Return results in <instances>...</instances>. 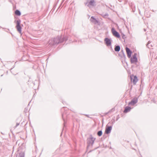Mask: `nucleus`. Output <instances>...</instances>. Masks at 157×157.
Instances as JSON below:
<instances>
[{
  "mask_svg": "<svg viewBox=\"0 0 157 157\" xmlns=\"http://www.w3.org/2000/svg\"><path fill=\"white\" fill-rule=\"evenodd\" d=\"M68 39L67 37L65 36L62 38L61 36H58L52 40H49L48 43L50 46L57 45L59 44L67 41Z\"/></svg>",
  "mask_w": 157,
  "mask_h": 157,
  "instance_id": "f257e3e1",
  "label": "nucleus"
},
{
  "mask_svg": "<svg viewBox=\"0 0 157 157\" xmlns=\"http://www.w3.org/2000/svg\"><path fill=\"white\" fill-rule=\"evenodd\" d=\"M95 139L96 138H94L92 135H90V137L87 139V148H88L90 147L91 148L92 147Z\"/></svg>",
  "mask_w": 157,
  "mask_h": 157,
  "instance_id": "f03ea898",
  "label": "nucleus"
},
{
  "mask_svg": "<svg viewBox=\"0 0 157 157\" xmlns=\"http://www.w3.org/2000/svg\"><path fill=\"white\" fill-rule=\"evenodd\" d=\"M14 22L16 24V28L17 31L20 34L22 35V27L21 26V20L19 19L17 20H15Z\"/></svg>",
  "mask_w": 157,
  "mask_h": 157,
  "instance_id": "7ed1b4c3",
  "label": "nucleus"
},
{
  "mask_svg": "<svg viewBox=\"0 0 157 157\" xmlns=\"http://www.w3.org/2000/svg\"><path fill=\"white\" fill-rule=\"evenodd\" d=\"M111 31L113 36L118 38H120V36L119 33L115 30L114 28H112Z\"/></svg>",
  "mask_w": 157,
  "mask_h": 157,
  "instance_id": "20e7f679",
  "label": "nucleus"
},
{
  "mask_svg": "<svg viewBox=\"0 0 157 157\" xmlns=\"http://www.w3.org/2000/svg\"><path fill=\"white\" fill-rule=\"evenodd\" d=\"M112 128V126H108L107 125L105 129V134H109L110 133Z\"/></svg>",
  "mask_w": 157,
  "mask_h": 157,
  "instance_id": "39448f33",
  "label": "nucleus"
},
{
  "mask_svg": "<svg viewBox=\"0 0 157 157\" xmlns=\"http://www.w3.org/2000/svg\"><path fill=\"white\" fill-rule=\"evenodd\" d=\"M138 101V98H134L131 100L130 102L128 103V105H134Z\"/></svg>",
  "mask_w": 157,
  "mask_h": 157,
  "instance_id": "423d86ee",
  "label": "nucleus"
},
{
  "mask_svg": "<svg viewBox=\"0 0 157 157\" xmlns=\"http://www.w3.org/2000/svg\"><path fill=\"white\" fill-rule=\"evenodd\" d=\"M136 54L135 53L131 58V62L132 63H134L137 61V59L136 57Z\"/></svg>",
  "mask_w": 157,
  "mask_h": 157,
  "instance_id": "0eeeda50",
  "label": "nucleus"
},
{
  "mask_svg": "<svg viewBox=\"0 0 157 157\" xmlns=\"http://www.w3.org/2000/svg\"><path fill=\"white\" fill-rule=\"evenodd\" d=\"M90 21L93 22L94 24H98L99 25L100 22L98 20H97L93 16H92L90 19Z\"/></svg>",
  "mask_w": 157,
  "mask_h": 157,
  "instance_id": "6e6552de",
  "label": "nucleus"
},
{
  "mask_svg": "<svg viewBox=\"0 0 157 157\" xmlns=\"http://www.w3.org/2000/svg\"><path fill=\"white\" fill-rule=\"evenodd\" d=\"M95 4L96 2L95 1V0H91L89 2L87 6L90 7L91 6H95L96 5Z\"/></svg>",
  "mask_w": 157,
  "mask_h": 157,
  "instance_id": "1a4fd4ad",
  "label": "nucleus"
},
{
  "mask_svg": "<svg viewBox=\"0 0 157 157\" xmlns=\"http://www.w3.org/2000/svg\"><path fill=\"white\" fill-rule=\"evenodd\" d=\"M105 41L106 44L108 46H109L111 45V40L108 38H105Z\"/></svg>",
  "mask_w": 157,
  "mask_h": 157,
  "instance_id": "9d476101",
  "label": "nucleus"
},
{
  "mask_svg": "<svg viewBox=\"0 0 157 157\" xmlns=\"http://www.w3.org/2000/svg\"><path fill=\"white\" fill-rule=\"evenodd\" d=\"M126 51L127 52L128 57L130 58L131 57L132 51L129 48L126 47Z\"/></svg>",
  "mask_w": 157,
  "mask_h": 157,
  "instance_id": "9b49d317",
  "label": "nucleus"
},
{
  "mask_svg": "<svg viewBox=\"0 0 157 157\" xmlns=\"http://www.w3.org/2000/svg\"><path fill=\"white\" fill-rule=\"evenodd\" d=\"M133 76V78H132L131 76L130 77L131 80V81L133 82V84L135 85L136 82H137L138 79L136 76Z\"/></svg>",
  "mask_w": 157,
  "mask_h": 157,
  "instance_id": "f8f14e48",
  "label": "nucleus"
},
{
  "mask_svg": "<svg viewBox=\"0 0 157 157\" xmlns=\"http://www.w3.org/2000/svg\"><path fill=\"white\" fill-rule=\"evenodd\" d=\"M131 109V108L129 106H126L125 107V109L124 111V112L125 113H127L130 111Z\"/></svg>",
  "mask_w": 157,
  "mask_h": 157,
  "instance_id": "ddd939ff",
  "label": "nucleus"
},
{
  "mask_svg": "<svg viewBox=\"0 0 157 157\" xmlns=\"http://www.w3.org/2000/svg\"><path fill=\"white\" fill-rule=\"evenodd\" d=\"M121 49V48L119 45H115L114 50L116 52H119Z\"/></svg>",
  "mask_w": 157,
  "mask_h": 157,
  "instance_id": "4468645a",
  "label": "nucleus"
},
{
  "mask_svg": "<svg viewBox=\"0 0 157 157\" xmlns=\"http://www.w3.org/2000/svg\"><path fill=\"white\" fill-rule=\"evenodd\" d=\"M66 114V113L65 112H64L63 113L62 115V118L63 120V121H64V123H63V126L64 127H65V124L66 123V122L65 121V120L64 118V116H65V114Z\"/></svg>",
  "mask_w": 157,
  "mask_h": 157,
  "instance_id": "2eb2a0df",
  "label": "nucleus"
},
{
  "mask_svg": "<svg viewBox=\"0 0 157 157\" xmlns=\"http://www.w3.org/2000/svg\"><path fill=\"white\" fill-rule=\"evenodd\" d=\"M121 61L123 63L124 62L126 63L127 64V62L126 61V57L125 55L123 56L121 58Z\"/></svg>",
  "mask_w": 157,
  "mask_h": 157,
  "instance_id": "dca6fc26",
  "label": "nucleus"
},
{
  "mask_svg": "<svg viewBox=\"0 0 157 157\" xmlns=\"http://www.w3.org/2000/svg\"><path fill=\"white\" fill-rule=\"evenodd\" d=\"M119 56L121 57V58L123 56H124L125 55L123 50H121V52L118 54Z\"/></svg>",
  "mask_w": 157,
  "mask_h": 157,
  "instance_id": "f3484780",
  "label": "nucleus"
},
{
  "mask_svg": "<svg viewBox=\"0 0 157 157\" xmlns=\"http://www.w3.org/2000/svg\"><path fill=\"white\" fill-rule=\"evenodd\" d=\"M15 13L16 15L18 16H20L21 14V12L20 11L18 10H16L15 11Z\"/></svg>",
  "mask_w": 157,
  "mask_h": 157,
  "instance_id": "a211bd4d",
  "label": "nucleus"
},
{
  "mask_svg": "<svg viewBox=\"0 0 157 157\" xmlns=\"http://www.w3.org/2000/svg\"><path fill=\"white\" fill-rule=\"evenodd\" d=\"M25 152L22 151L19 153L18 157H25Z\"/></svg>",
  "mask_w": 157,
  "mask_h": 157,
  "instance_id": "6ab92c4d",
  "label": "nucleus"
},
{
  "mask_svg": "<svg viewBox=\"0 0 157 157\" xmlns=\"http://www.w3.org/2000/svg\"><path fill=\"white\" fill-rule=\"evenodd\" d=\"M102 134V132L101 130L98 131L97 133V134L99 136H101Z\"/></svg>",
  "mask_w": 157,
  "mask_h": 157,
  "instance_id": "aec40b11",
  "label": "nucleus"
},
{
  "mask_svg": "<svg viewBox=\"0 0 157 157\" xmlns=\"http://www.w3.org/2000/svg\"><path fill=\"white\" fill-rule=\"evenodd\" d=\"M151 42L150 41H149L147 43V44L146 45V46L148 48H150V47H149V44H150L151 43Z\"/></svg>",
  "mask_w": 157,
  "mask_h": 157,
  "instance_id": "412c9836",
  "label": "nucleus"
},
{
  "mask_svg": "<svg viewBox=\"0 0 157 157\" xmlns=\"http://www.w3.org/2000/svg\"><path fill=\"white\" fill-rule=\"evenodd\" d=\"M131 8L132 9V11L133 12H135V6H134L133 7L132 6V7H131Z\"/></svg>",
  "mask_w": 157,
  "mask_h": 157,
  "instance_id": "4be33fe9",
  "label": "nucleus"
},
{
  "mask_svg": "<svg viewBox=\"0 0 157 157\" xmlns=\"http://www.w3.org/2000/svg\"><path fill=\"white\" fill-rule=\"evenodd\" d=\"M122 38L124 40H125V38H126L124 34H123V35L122 36Z\"/></svg>",
  "mask_w": 157,
  "mask_h": 157,
  "instance_id": "5701e85b",
  "label": "nucleus"
},
{
  "mask_svg": "<svg viewBox=\"0 0 157 157\" xmlns=\"http://www.w3.org/2000/svg\"><path fill=\"white\" fill-rule=\"evenodd\" d=\"M109 16V14L107 13H105L104 15V17H107Z\"/></svg>",
  "mask_w": 157,
  "mask_h": 157,
  "instance_id": "b1692460",
  "label": "nucleus"
},
{
  "mask_svg": "<svg viewBox=\"0 0 157 157\" xmlns=\"http://www.w3.org/2000/svg\"><path fill=\"white\" fill-rule=\"evenodd\" d=\"M19 124V123H17L16 125L14 127L15 128H16L17 126H18Z\"/></svg>",
  "mask_w": 157,
  "mask_h": 157,
  "instance_id": "393cba45",
  "label": "nucleus"
},
{
  "mask_svg": "<svg viewBox=\"0 0 157 157\" xmlns=\"http://www.w3.org/2000/svg\"><path fill=\"white\" fill-rule=\"evenodd\" d=\"M28 109L27 108H25L24 109V112H27V111H28Z\"/></svg>",
  "mask_w": 157,
  "mask_h": 157,
  "instance_id": "a878e982",
  "label": "nucleus"
},
{
  "mask_svg": "<svg viewBox=\"0 0 157 157\" xmlns=\"http://www.w3.org/2000/svg\"><path fill=\"white\" fill-rule=\"evenodd\" d=\"M88 2H88V0L87 2H85V3H84V4H85V5L86 6V5H87V4H88Z\"/></svg>",
  "mask_w": 157,
  "mask_h": 157,
  "instance_id": "bb28decb",
  "label": "nucleus"
},
{
  "mask_svg": "<svg viewBox=\"0 0 157 157\" xmlns=\"http://www.w3.org/2000/svg\"><path fill=\"white\" fill-rule=\"evenodd\" d=\"M85 115L86 116V117H89V115H88L85 114Z\"/></svg>",
  "mask_w": 157,
  "mask_h": 157,
  "instance_id": "cd10ccee",
  "label": "nucleus"
},
{
  "mask_svg": "<svg viewBox=\"0 0 157 157\" xmlns=\"http://www.w3.org/2000/svg\"><path fill=\"white\" fill-rule=\"evenodd\" d=\"M65 109V107H63V108L62 109V111H63V110H64V109Z\"/></svg>",
  "mask_w": 157,
  "mask_h": 157,
  "instance_id": "c85d7f7f",
  "label": "nucleus"
},
{
  "mask_svg": "<svg viewBox=\"0 0 157 157\" xmlns=\"http://www.w3.org/2000/svg\"><path fill=\"white\" fill-rule=\"evenodd\" d=\"M61 4H61V5H60V6H59V7L58 8V9L60 8V6H61Z\"/></svg>",
  "mask_w": 157,
  "mask_h": 157,
  "instance_id": "c756f323",
  "label": "nucleus"
},
{
  "mask_svg": "<svg viewBox=\"0 0 157 157\" xmlns=\"http://www.w3.org/2000/svg\"><path fill=\"white\" fill-rule=\"evenodd\" d=\"M139 13L140 14V10L139 11Z\"/></svg>",
  "mask_w": 157,
  "mask_h": 157,
  "instance_id": "7c9ffc66",
  "label": "nucleus"
},
{
  "mask_svg": "<svg viewBox=\"0 0 157 157\" xmlns=\"http://www.w3.org/2000/svg\"><path fill=\"white\" fill-rule=\"evenodd\" d=\"M144 31H146V29H144Z\"/></svg>",
  "mask_w": 157,
  "mask_h": 157,
  "instance_id": "2f4dec72",
  "label": "nucleus"
},
{
  "mask_svg": "<svg viewBox=\"0 0 157 157\" xmlns=\"http://www.w3.org/2000/svg\"><path fill=\"white\" fill-rule=\"evenodd\" d=\"M64 1V0H63V1H62V3Z\"/></svg>",
  "mask_w": 157,
  "mask_h": 157,
  "instance_id": "473e14b6",
  "label": "nucleus"
},
{
  "mask_svg": "<svg viewBox=\"0 0 157 157\" xmlns=\"http://www.w3.org/2000/svg\"><path fill=\"white\" fill-rule=\"evenodd\" d=\"M151 47H152V46L151 45Z\"/></svg>",
  "mask_w": 157,
  "mask_h": 157,
  "instance_id": "72a5a7b5",
  "label": "nucleus"
},
{
  "mask_svg": "<svg viewBox=\"0 0 157 157\" xmlns=\"http://www.w3.org/2000/svg\"><path fill=\"white\" fill-rule=\"evenodd\" d=\"M2 75H1V76H2Z\"/></svg>",
  "mask_w": 157,
  "mask_h": 157,
  "instance_id": "f704fd0d",
  "label": "nucleus"
},
{
  "mask_svg": "<svg viewBox=\"0 0 157 157\" xmlns=\"http://www.w3.org/2000/svg\"><path fill=\"white\" fill-rule=\"evenodd\" d=\"M6 32H7V30L6 31Z\"/></svg>",
  "mask_w": 157,
  "mask_h": 157,
  "instance_id": "c9c22d12",
  "label": "nucleus"
},
{
  "mask_svg": "<svg viewBox=\"0 0 157 157\" xmlns=\"http://www.w3.org/2000/svg\"><path fill=\"white\" fill-rule=\"evenodd\" d=\"M6 32H7V30L6 31Z\"/></svg>",
  "mask_w": 157,
  "mask_h": 157,
  "instance_id": "e433bc0d",
  "label": "nucleus"
},
{
  "mask_svg": "<svg viewBox=\"0 0 157 157\" xmlns=\"http://www.w3.org/2000/svg\"><path fill=\"white\" fill-rule=\"evenodd\" d=\"M70 0H67L68 1H69Z\"/></svg>",
  "mask_w": 157,
  "mask_h": 157,
  "instance_id": "4c0bfd02",
  "label": "nucleus"
},
{
  "mask_svg": "<svg viewBox=\"0 0 157 157\" xmlns=\"http://www.w3.org/2000/svg\"><path fill=\"white\" fill-rule=\"evenodd\" d=\"M12 69V68L11 69V70Z\"/></svg>",
  "mask_w": 157,
  "mask_h": 157,
  "instance_id": "58836bf2",
  "label": "nucleus"
},
{
  "mask_svg": "<svg viewBox=\"0 0 157 157\" xmlns=\"http://www.w3.org/2000/svg\"><path fill=\"white\" fill-rule=\"evenodd\" d=\"M105 136V135H104L103 136L104 137Z\"/></svg>",
  "mask_w": 157,
  "mask_h": 157,
  "instance_id": "ea45409f",
  "label": "nucleus"
},
{
  "mask_svg": "<svg viewBox=\"0 0 157 157\" xmlns=\"http://www.w3.org/2000/svg\"><path fill=\"white\" fill-rule=\"evenodd\" d=\"M106 137V136H105V138Z\"/></svg>",
  "mask_w": 157,
  "mask_h": 157,
  "instance_id": "a19ab883",
  "label": "nucleus"
}]
</instances>
